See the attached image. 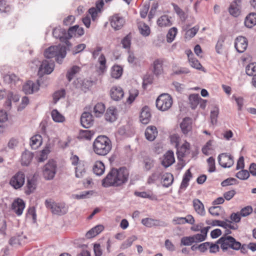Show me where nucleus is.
Wrapping results in <instances>:
<instances>
[{"label": "nucleus", "instance_id": "obj_1", "mask_svg": "<svg viewBox=\"0 0 256 256\" xmlns=\"http://www.w3.org/2000/svg\"><path fill=\"white\" fill-rule=\"evenodd\" d=\"M128 176L129 172L126 168H112L102 180V186L106 188L121 186L127 182Z\"/></svg>", "mask_w": 256, "mask_h": 256}, {"label": "nucleus", "instance_id": "obj_2", "mask_svg": "<svg viewBox=\"0 0 256 256\" xmlns=\"http://www.w3.org/2000/svg\"><path fill=\"white\" fill-rule=\"evenodd\" d=\"M112 144L110 139L105 136H99L94 140L92 150L98 156H104L111 150Z\"/></svg>", "mask_w": 256, "mask_h": 256}, {"label": "nucleus", "instance_id": "obj_3", "mask_svg": "<svg viewBox=\"0 0 256 256\" xmlns=\"http://www.w3.org/2000/svg\"><path fill=\"white\" fill-rule=\"evenodd\" d=\"M66 48L60 45L52 46L46 49L44 54L46 58H56V61L60 64L62 60L66 56Z\"/></svg>", "mask_w": 256, "mask_h": 256}, {"label": "nucleus", "instance_id": "obj_4", "mask_svg": "<svg viewBox=\"0 0 256 256\" xmlns=\"http://www.w3.org/2000/svg\"><path fill=\"white\" fill-rule=\"evenodd\" d=\"M218 244H220V248L223 252H226L230 248L234 250H239L240 242L236 241L232 236H224L218 240Z\"/></svg>", "mask_w": 256, "mask_h": 256}, {"label": "nucleus", "instance_id": "obj_5", "mask_svg": "<svg viewBox=\"0 0 256 256\" xmlns=\"http://www.w3.org/2000/svg\"><path fill=\"white\" fill-rule=\"evenodd\" d=\"M172 98L169 94H162L157 98L156 106L161 111H166L172 107Z\"/></svg>", "mask_w": 256, "mask_h": 256}, {"label": "nucleus", "instance_id": "obj_6", "mask_svg": "<svg viewBox=\"0 0 256 256\" xmlns=\"http://www.w3.org/2000/svg\"><path fill=\"white\" fill-rule=\"evenodd\" d=\"M45 204L46 208H50L54 214L63 215L68 211V207L64 204L56 203L52 200H46Z\"/></svg>", "mask_w": 256, "mask_h": 256}, {"label": "nucleus", "instance_id": "obj_7", "mask_svg": "<svg viewBox=\"0 0 256 256\" xmlns=\"http://www.w3.org/2000/svg\"><path fill=\"white\" fill-rule=\"evenodd\" d=\"M25 182V174L21 171L16 173L10 179L9 184L14 189L20 188Z\"/></svg>", "mask_w": 256, "mask_h": 256}, {"label": "nucleus", "instance_id": "obj_8", "mask_svg": "<svg viewBox=\"0 0 256 256\" xmlns=\"http://www.w3.org/2000/svg\"><path fill=\"white\" fill-rule=\"evenodd\" d=\"M56 168V162L53 160H49L44 168L43 176L44 178L47 180H52L55 176Z\"/></svg>", "mask_w": 256, "mask_h": 256}, {"label": "nucleus", "instance_id": "obj_9", "mask_svg": "<svg viewBox=\"0 0 256 256\" xmlns=\"http://www.w3.org/2000/svg\"><path fill=\"white\" fill-rule=\"evenodd\" d=\"M218 162L220 166L222 167L230 168L234 164V157L228 153H222L218 156Z\"/></svg>", "mask_w": 256, "mask_h": 256}, {"label": "nucleus", "instance_id": "obj_10", "mask_svg": "<svg viewBox=\"0 0 256 256\" xmlns=\"http://www.w3.org/2000/svg\"><path fill=\"white\" fill-rule=\"evenodd\" d=\"M110 24L115 30L121 29L125 24V20L120 14H114L110 18Z\"/></svg>", "mask_w": 256, "mask_h": 256}, {"label": "nucleus", "instance_id": "obj_11", "mask_svg": "<svg viewBox=\"0 0 256 256\" xmlns=\"http://www.w3.org/2000/svg\"><path fill=\"white\" fill-rule=\"evenodd\" d=\"M52 34L54 37L58 38L60 42H64L67 46H70V42L68 40V33L64 29L55 28L53 30Z\"/></svg>", "mask_w": 256, "mask_h": 256}, {"label": "nucleus", "instance_id": "obj_12", "mask_svg": "<svg viewBox=\"0 0 256 256\" xmlns=\"http://www.w3.org/2000/svg\"><path fill=\"white\" fill-rule=\"evenodd\" d=\"M40 86L38 80L36 82L28 80L23 86L22 90L26 94H32L38 91Z\"/></svg>", "mask_w": 256, "mask_h": 256}, {"label": "nucleus", "instance_id": "obj_13", "mask_svg": "<svg viewBox=\"0 0 256 256\" xmlns=\"http://www.w3.org/2000/svg\"><path fill=\"white\" fill-rule=\"evenodd\" d=\"M248 45V40L244 36H239L235 40L234 47L240 53L244 52L246 50Z\"/></svg>", "mask_w": 256, "mask_h": 256}, {"label": "nucleus", "instance_id": "obj_14", "mask_svg": "<svg viewBox=\"0 0 256 256\" xmlns=\"http://www.w3.org/2000/svg\"><path fill=\"white\" fill-rule=\"evenodd\" d=\"M24 208L25 203L24 201L20 198H17L14 200L12 204V210L18 216L22 214Z\"/></svg>", "mask_w": 256, "mask_h": 256}, {"label": "nucleus", "instance_id": "obj_15", "mask_svg": "<svg viewBox=\"0 0 256 256\" xmlns=\"http://www.w3.org/2000/svg\"><path fill=\"white\" fill-rule=\"evenodd\" d=\"M6 96L7 100L5 103V106L8 108L11 106L12 101L16 102L19 100L18 96L14 95L12 92H6L4 90H0V100Z\"/></svg>", "mask_w": 256, "mask_h": 256}, {"label": "nucleus", "instance_id": "obj_16", "mask_svg": "<svg viewBox=\"0 0 256 256\" xmlns=\"http://www.w3.org/2000/svg\"><path fill=\"white\" fill-rule=\"evenodd\" d=\"M37 180L35 176L28 178L26 186L24 188V192L26 194L29 195L33 193L37 187Z\"/></svg>", "mask_w": 256, "mask_h": 256}, {"label": "nucleus", "instance_id": "obj_17", "mask_svg": "<svg viewBox=\"0 0 256 256\" xmlns=\"http://www.w3.org/2000/svg\"><path fill=\"white\" fill-rule=\"evenodd\" d=\"M241 0H234L230 4L228 12L233 16L237 17L241 12Z\"/></svg>", "mask_w": 256, "mask_h": 256}, {"label": "nucleus", "instance_id": "obj_18", "mask_svg": "<svg viewBox=\"0 0 256 256\" xmlns=\"http://www.w3.org/2000/svg\"><path fill=\"white\" fill-rule=\"evenodd\" d=\"M110 94L113 100L118 101L124 97V92L121 87L115 86L110 88Z\"/></svg>", "mask_w": 256, "mask_h": 256}, {"label": "nucleus", "instance_id": "obj_19", "mask_svg": "<svg viewBox=\"0 0 256 256\" xmlns=\"http://www.w3.org/2000/svg\"><path fill=\"white\" fill-rule=\"evenodd\" d=\"M178 158L180 160L190 153V144L185 142L180 147H176Z\"/></svg>", "mask_w": 256, "mask_h": 256}, {"label": "nucleus", "instance_id": "obj_20", "mask_svg": "<svg viewBox=\"0 0 256 256\" xmlns=\"http://www.w3.org/2000/svg\"><path fill=\"white\" fill-rule=\"evenodd\" d=\"M54 62H49L47 60H44L42 62L39 68L38 74L40 75L50 74L54 70Z\"/></svg>", "mask_w": 256, "mask_h": 256}, {"label": "nucleus", "instance_id": "obj_21", "mask_svg": "<svg viewBox=\"0 0 256 256\" xmlns=\"http://www.w3.org/2000/svg\"><path fill=\"white\" fill-rule=\"evenodd\" d=\"M80 122L84 128H88L90 127L94 123L92 114L88 112H83L81 116Z\"/></svg>", "mask_w": 256, "mask_h": 256}, {"label": "nucleus", "instance_id": "obj_22", "mask_svg": "<svg viewBox=\"0 0 256 256\" xmlns=\"http://www.w3.org/2000/svg\"><path fill=\"white\" fill-rule=\"evenodd\" d=\"M151 118L150 108L148 106H144L141 110L140 116V120L144 124H148Z\"/></svg>", "mask_w": 256, "mask_h": 256}, {"label": "nucleus", "instance_id": "obj_23", "mask_svg": "<svg viewBox=\"0 0 256 256\" xmlns=\"http://www.w3.org/2000/svg\"><path fill=\"white\" fill-rule=\"evenodd\" d=\"M84 34V30L82 28L78 25L69 28L68 31V40L72 37H80Z\"/></svg>", "mask_w": 256, "mask_h": 256}, {"label": "nucleus", "instance_id": "obj_24", "mask_svg": "<svg viewBox=\"0 0 256 256\" xmlns=\"http://www.w3.org/2000/svg\"><path fill=\"white\" fill-rule=\"evenodd\" d=\"M142 223L146 227L152 228L155 226H166L167 224L163 222L152 218H145L142 220Z\"/></svg>", "mask_w": 256, "mask_h": 256}, {"label": "nucleus", "instance_id": "obj_25", "mask_svg": "<svg viewBox=\"0 0 256 256\" xmlns=\"http://www.w3.org/2000/svg\"><path fill=\"white\" fill-rule=\"evenodd\" d=\"M188 56V61L190 66L196 69L202 70L204 72V68L202 67L199 61L193 56V54L190 50H188L186 52Z\"/></svg>", "mask_w": 256, "mask_h": 256}, {"label": "nucleus", "instance_id": "obj_26", "mask_svg": "<svg viewBox=\"0 0 256 256\" xmlns=\"http://www.w3.org/2000/svg\"><path fill=\"white\" fill-rule=\"evenodd\" d=\"M174 161V152L171 150H169L164 154L162 161V164L165 168H168L173 164Z\"/></svg>", "mask_w": 256, "mask_h": 256}, {"label": "nucleus", "instance_id": "obj_27", "mask_svg": "<svg viewBox=\"0 0 256 256\" xmlns=\"http://www.w3.org/2000/svg\"><path fill=\"white\" fill-rule=\"evenodd\" d=\"M158 130L155 126H150L146 128L144 134L146 138L149 141H153L158 136Z\"/></svg>", "mask_w": 256, "mask_h": 256}, {"label": "nucleus", "instance_id": "obj_28", "mask_svg": "<svg viewBox=\"0 0 256 256\" xmlns=\"http://www.w3.org/2000/svg\"><path fill=\"white\" fill-rule=\"evenodd\" d=\"M180 128L182 132L186 134L192 129V120L190 118H185L180 124Z\"/></svg>", "mask_w": 256, "mask_h": 256}, {"label": "nucleus", "instance_id": "obj_29", "mask_svg": "<svg viewBox=\"0 0 256 256\" xmlns=\"http://www.w3.org/2000/svg\"><path fill=\"white\" fill-rule=\"evenodd\" d=\"M189 26L186 25L184 26L182 28L183 30L185 31V38H192L194 37L200 29V26L198 25L195 26L191 28H189Z\"/></svg>", "mask_w": 256, "mask_h": 256}, {"label": "nucleus", "instance_id": "obj_30", "mask_svg": "<svg viewBox=\"0 0 256 256\" xmlns=\"http://www.w3.org/2000/svg\"><path fill=\"white\" fill-rule=\"evenodd\" d=\"M171 17L168 15H163L160 17L156 22L157 24L161 28L170 26L172 24Z\"/></svg>", "mask_w": 256, "mask_h": 256}, {"label": "nucleus", "instance_id": "obj_31", "mask_svg": "<svg viewBox=\"0 0 256 256\" xmlns=\"http://www.w3.org/2000/svg\"><path fill=\"white\" fill-rule=\"evenodd\" d=\"M192 205L196 212L200 215L204 216L206 214L204 207L202 202L198 199L195 198L192 201Z\"/></svg>", "mask_w": 256, "mask_h": 256}, {"label": "nucleus", "instance_id": "obj_32", "mask_svg": "<svg viewBox=\"0 0 256 256\" xmlns=\"http://www.w3.org/2000/svg\"><path fill=\"white\" fill-rule=\"evenodd\" d=\"M104 230V226L100 224L96 226L86 232V236L88 238H94L100 234L102 231Z\"/></svg>", "mask_w": 256, "mask_h": 256}, {"label": "nucleus", "instance_id": "obj_33", "mask_svg": "<svg viewBox=\"0 0 256 256\" xmlns=\"http://www.w3.org/2000/svg\"><path fill=\"white\" fill-rule=\"evenodd\" d=\"M105 118L106 120L110 122H113L117 118L116 110L114 107L109 108L105 114Z\"/></svg>", "mask_w": 256, "mask_h": 256}, {"label": "nucleus", "instance_id": "obj_34", "mask_svg": "<svg viewBox=\"0 0 256 256\" xmlns=\"http://www.w3.org/2000/svg\"><path fill=\"white\" fill-rule=\"evenodd\" d=\"M105 170V166L104 163L101 161H96L92 167V170L94 174L97 176L102 175Z\"/></svg>", "mask_w": 256, "mask_h": 256}, {"label": "nucleus", "instance_id": "obj_35", "mask_svg": "<svg viewBox=\"0 0 256 256\" xmlns=\"http://www.w3.org/2000/svg\"><path fill=\"white\" fill-rule=\"evenodd\" d=\"M244 24L248 28H252L256 25V14L254 12L249 14L245 18Z\"/></svg>", "mask_w": 256, "mask_h": 256}, {"label": "nucleus", "instance_id": "obj_36", "mask_svg": "<svg viewBox=\"0 0 256 256\" xmlns=\"http://www.w3.org/2000/svg\"><path fill=\"white\" fill-rule=\"evenodd\" d=\"M164 60L162 58L156 60L153 62L154 72L156 75L160 74L163 71L162 65Z\"/></svg>", "mask_w": 256, "mask_h": 256}, {"label": "nucleus", "instance_id": "obj_37", "mask_svg": "<svg viewBox=\"0 0 256 256\" xmlns=\"http://www.w3.org/2000/svg\"><path fill=\"white\" fill-rule=\"evenodd\" d=\"M75 175L78 178H84L86 175V170L84 163H80L75 167Z\"/></svg>", "mask_w": 256, "mask_h": 256}, {"label": "nucleus", "instance_id": "obj_38", "mask_svg": "<svg viewBox=\"0 0 256 256\" xmlns=\"http://www.w3.org/2000/svg\"><path fill=\"white\" fill-rule=\"evenodd\" d=\"M42 136L36 134L31 138L30 144L32 148L36 149L42 144Z\"/></svg>", "mask_w": 256, "mask_h": 256}, {"label": "nucleus", "instance_id": "obj_39", "mask_svg": "<svg viewBox=\"0 0 256 256\" xmlns=\"http://www.w3.org/2000/svg\"><path fill=\"white\" fill-rule=\"evenodd\" d=\"M122 72L123 68L122 66L114 65L112 68L110 74L112 78L118 79L122 76Z\"/></svg>", "mask_w": 256, "mask_h": 256}, {"label": "nucleus", "instance_id": "obj_40", "mask_svg": "<svg viewBox=\"0 0 256 256\" xmlns=\"http://www.w3.org/2000/svg\"><path fill=\"white\" fill-rule=\"evenodd\" d=\"M192 178V174L190 169L188 170L184 175L180 184V188L185 189L189 184V182Z\"/></svg>", "mask_w": 256, "mask_h": 256}, {"label": "nucleus", "instance_id": "obj_41", "mask_svg": "<svg viewBox=\"0 0 256 256\" xmlns=\"http://www.w3.org/2000/svg\"><path fill=\"white\" fill-rule=\"evenodd\" d=\"M32 158L33 154L32 152L28 151H25L22 156V164L23 166H28L30 163Z\"/></svg>", "mask_w": 256, "mask_h": 256}, {"label": "nucleus", "instance_id": "obj_42", "mask_svg": "<svg viewBox=\"0 0 256 256\" xmlns=\"http://www.w3.org/2000/svg\"><path fill=\"white\" fill-rule=\"evenodd\" d=\"M134 195L138 197L142 198H148L151 200H156V197L152 192L148 190L147 192H135Z\"/></svg>", "mask_w": 256, "mask_h": 256}, {"label": "nucleus", "instance_id": "obj_43", "mask_svg": "<svg viewBox=\"0 0 256 256\" xmlns=\"http://www.w3.org/2000/svg\"><path fill=\"white\" fill-rule=\"evenodd\" d=\"M105 110L104 104L102 102H98L94 106L93 112L96 116L99 117L104 114Z\"/></svg>", "mask_w": 256, "mask_h": 256}, {"label": "nucleus", "instance_id": "obj_44", "mask_svg": "<svg viewBox=\"0 0 256 256\" xmlns=\"http://www.w3.org/2000/svg\"><path fill=\"white\" fill-rule=\"evenodd\" d=\"M178 30L176 28L172 27L169 29L166 34V41L168 43L172 42L175 39Z\"/></svg>", "mask_w": 256, "mask_h": 256}, {"label": "nucleus", "instance_id": "obj_45", "mask_svg": "<svg viewBox=\"0 0 256 256\" xmlns=\"http://www.w3.org/2000/svg\"><path fill=\"white\" fill-rule=\"evenodd\" d=\"M200 98L198 94H192L189 96L190 104L192 109H194L199 104Z\"/></svg>", "mask_w": 256, "mask_h": 256}, {"label": "nucleus", "instance_id": "obj_46", "mask_svg": "<svg viewBox=\"0 0 256 256\" xmlns=\"http://www.w3.org/2000/svg\"><path fill=\"white\" fill-rule=\"evenodd\" d=\"M162 178V184L165 187H168L170 186L174 181L173 175L170 173H166L164 174Z\"/></svg>", "mask_w": 256, "mask_h": 256}, {"label": "nucleus", "instance_id": "obj_47", "mask_svg": "<svg viewBox=\"0 0 256 256\" xmlns=\"http://www.w3.org/2000/svg\"><path fill=\"white\" fill-rule=\"evenodd\" d=\"M137 240L136 236H132L128 237L125 241H124L120 246V248L125 250L130 247L132 243Z\"/></svg>", "mask_w": 256, "mask_h": 256}, {"label": "nucleus", "instance_id": "obj_48", "mask_svg": "<svg viewBox=\"0 0 256 256\" xmlns=\"http://www.w3.org/2000/svg\"><path fill=\"white\" fill-rule=\"evenodd\" d=\"M138 28L140 33L144 36H148L150 34V28L149 26L144 22H140L138 24Z\"/></svg>", "mask_w": 256, "mask_h": 256}, {"label": "nucleus", "instance_id": "obj_49", "mask_svg": "<svg viewBox=\"0 0 256 256\" xmlns=\"http://www.w3.org/2000/svg\"><path fill=\"white\" fill-rule=\"evenodd\" d=\"M52 120L57 122H62L65 120V118L58 110H54L51 112Z\"/></svg>", "mask_w": 256, "mask_h": 256}, {"label": "nucleus", "instance_id": "obj_50", "mask_svg": "<svg viewBox=\"0 0 256 256\" xmlns=\"http://www.w3.org/2000/svg\"><path fill=\"white\" fill-rule=\"evenodd\" d=\"M80 68L78 66H73L69 70H68L66 74V78L69 82L74 76V75L80 71Z\"/></svg>", "mask_w": 256, "mask_h": 256}, {"label": "nucleus", "instance_id": "obj_51", "mask_svg": "<svg viewBox=\"0 0 256 256\" xmlns=\"http://www.w3.org/2000/svg\"><path fill=\"white\" fill-rule=\"evenodd\" d=\"M98 62L100 64L99 70L102 72L104 73L106 69V58L104 54H101L98 59Z\"/></svg>", "mask_w": 256, "mask_h": 256}, {"label": "nucleus", "instance_id": "obj_52", "mask_svg": "<svg viewBox=\"0 0 256 256\" xmlns=\"http://www.w3.org/2000/svg\"><path fill=\"white\" fill-rule=\"evenodd\" d=\"M143 164L144 169L148 171L154 166V160L150 157H144L143 160Z\"/></svg>", "mask_w": 256, "mask_h": 256}, {"label": "nucleus", "instance_id": "obj_53", "mask_svg": "<svg viewBox=\"0 0 256 256\" xmlns=\"http://www.w3.org/2000/svg\"><path fill=\"white\" fill-rule=\"evenodd\" d=\"M212 140H209L203 146L202 150L204 154L208 156L211 154V152L213 150L212 146Z\"/></svg>", "mask_w": 256, "mask_h": 256}, {"label": "nucleus", "instance_id": "obj_54", "mask_svg": "<svg viewBox=\"0 0 256 256\" xmlns=\"http://www.w3.org/2000/svg\"><path fill=\"white\" fill-rule=\"evenodd\" d=\"M246 72L248 75L254 76L256 75V62L248 64L246 68Z\"/></svg>", "mask_w": 256, "mask_h": 256}, {"label": "nucleus", "instance_id": "obj_55", "mask_svg": "<svg viewBox=\"0 0 256 256\" xmlns=\"http://www.w3.org/2000/svg\"><path fill=\"white\" fill-rule=\"evenodd\" d=\"M93 131L89 130H82L80 132V137L81 138H84L87 140H90L94 135Z\"/></svg>", "mask_w": 256, "mask_h": 256}, {"label": "nucleus", "instance_id": "obj_56", "mask_svg": "<svg viewBox=\"0 0 256 256\" xmlns=\"http://www.w3.org/2000/svg\"><path fill=\"white\" fill-rule=\"evenodd\" d=\"M50 152V150L48 148H46L42 150L39 155L36 156L37 160L38 162H42L48 158V154Z\"/></svg>", "mask_w": 256, "mask_h": 256}, {"label": "nucleus", "instance_id": "obj_57", "mask_svg": "<svg viewBox=\"0 0 256 256\" xmlns=\"http://www.w3.org/2000/svg\"><path fill=\"white\" fill-rule=\"evenodd\" d=\"M174 12L176 14L179 16L180 18L182 20H184L186 18V14L184 11L181 9L178 5L174 4H172Z\"/></svg>", "mask_w": 256, "mask_h": 256}, {"label": "nucleus", "instance_id": "obj_58", "mask_svg": "<svg viewBox=\"0 0 256 256\" xmlns=\"http://www.w3.org/2000/svg\"><path fill=\"white\" fill-rule=\"evenodd\" d=\"M138 90L136 88H132L130 90V96L127 99V102L131 104L138 95Z\"/></svg>", "mask_w": 256, "mask_h": 256}, {"label": "nucleus", "instance_id": "obj_59", "mask_svg": "<svg viewBox=\"0 0 256 256\" xmlns=\"http://www.w3.org/2000/svg\"><path fill=\"white\" fill-rule=\"evenodd\" d=\"M66 95L65 90L62 89L56 92L53 94L54 102V104L56 103L57 102L62 98L64 97Z\"/></svg>", "mask_w": 256, "mask_h": 256}, {"label": "nucleus", "instance_id": "obj_60", "mask_svg": "<svg viewBox=\"0 0 256 256\" xmlns=\"http://www.w3.org/2000/svg\"><path fill=\"white\" fill-rule=\"evenodd\" d=\"M226 229H230L236 230L238 228V226L237 224H234L232 222L226 220V221H222V226Z\"/></svg>", "mask_w": 256, "mask_h": 256}, {"label": "nucleus", "instance_id": "obj_61", "mask_svg": "<svg viewBox=\"0 0 256 256\" xmlns=\"http://www.w3.org/2000/svg\"><path fill=\"white\" fill-rule=\"evenodd\" d=\"M194 243L192 236H184L180 240L181 246H190Z\"/></svg>", "mask_w": 256, "mask_h": 256}, {"label": "nucleus", "instance_id": "obj_62", "mask_svg": "<svg viewBox=\"0 0 256 256\" xmlns=\"http://www.w3.org/2000/svg\"><path fill=\"white\" fill-rule=\"evenodd\" d=\"M207 162L208 166V171L210 172H214L216 170L214 158L213 157H210L207 160Z\"/></svg>", "mask_w": 256, "mask_h": 256}, {"label": "nucleus", "instance_id": "obj_63", "mask_svg": "<svg viewBox=\"0 0 256 256\" xmlns=\"http://www.w3.org/2000/svg\"><path fill=\"white\" fill-rule=\"evenodd\" d=\"M101 12L97 10L96 8L92 7L89 9L88 14L92 17V20L94 21L98 17V14Z\"/></svg>", "mask_w": 256, "mask_h": 256}, {"label": "nucleus", "instance_id": "obj_64", "mask_svg": "<svg viewBox=\"0 0 256 256\" xmlns=\"http://www.w3.org/2000/svg\"><path fill=\"white\" fill-rule=\"evenodd\" d=\"M236 176L239 179L246 180L250 176V173L246 170H242L236 174Z\"/></svg>", "mask_w": 256, "mask_h": 256}]
</instances>
